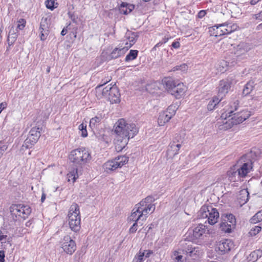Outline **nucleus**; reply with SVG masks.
Here are the masks:
<instances>
[{"mask_svg":"<svg viewBox=\"0 0 262 262\" xmlns=\"http://www.w3.org/2000/svg\"><path fill=\"white\" fill-rule=\"evenodd\" d=\"M114 132L117 135L115 141V149L119 152L125 147L129 139L138 133V129L135 124L127 123L124 119H120L116 123Z\"/></svg>","mask_w":262,"mask_h":262,"instance_id":"1","label":"nucleus"},{"mask_svg":"<svg viewBox=\"0 0 262 262\" xmlns=\"http://www.w3.org/2000/svg\"><path fill=\"white\" fill-rule=\"evenodd\" d=\"M155 200L152 196H148L136 204L128 218V221L137 222L140 220H145L147 215L155 210V205L152 204Z\"/></svg>","mask_w":262,"mask_h":262,"instance_id":"2","label":"nucleus"},{"mask_svg":"<svg viewBox=\"0 0 262 262\" xmlns=\"http://www.w3.org/2000/svg\"><path fill=\"white\" fill-rule=\"evenodd\" d=\"M238 103V101L236 100L231 106V108H233V110L230 111L228 113L229 114L228 117H231V118L229 119L225 122H223L221 129H228L231 128L233 125L243 122L249 117L250 116V112L247 110L234 113L237 110Z\"/></svg>","mask_w":262,"mask_h":262,"instance_id":"3","label":"nucleus"},{"mask_svg":"<svg viewBox=\"0 0 262 262\" xmlns=\"http://www.w3.org/2000/svg\"><path fill=\"white\" fill-rule=\"evenodd\" d=\"M219 216V213L216 208L205 205H203L197 213L198 219H207L205 223L207 221L211 225H213L217 222Z\"/></svg>","mask_w":262,"mask_h":262,"instance_id":"4","label":"nucleus"},{"mask_svg":"<svg viewBox=\"0 0 262 262\" xmlns=\"http://www.w3.org/2000/svg\"><path fill=\"white\" fill-rule=\"evenodd\" d=\"M69 159L75 164L82 166L91 160V156L86 149L82 147L73 150L69 155Z\"/></svg>","mask_w":262,"mask_h":262,"instance_id":"5","label":"nucleus"},{"mask_svg":"<svg viewBox=\"0 0 262 262\" xmlns=\"http://www.w3.org/2000/svg\"><path fill=\"white\" fill-rule=\"evenodd\" d=\"M69 225L71 229L77 232L80 229V216L79 207L76 203L70 207L68 214Z\"/></svg>","mask_w":262,"mask_h":262,"instance_id":"6","label":"nucleus"},{"mask_svg":"<svg viewBox=\"0 0 262 262\" xmlns=\"http://www.w3.org/2000/svg\"><path fill=\"white\" fill-rule=\"evenodd\" d=\"M128 161V158L125 156H118L114 160L108 161L105 162L103 167L104 170L108 172L116 170L118 167H121L123 165L126 164Z\"/></svg>","mask_w":262,"mask_h":262,"instance_id":"7","label":"nucleus"},{"mask_svg":"<svg viewBox=\"0 0 262 262\" xmlns=\"http://www.w3.org/2000/svg\"><path fill=\"white\" fill-rule=\"evenodd\" d=\"M181 245L182 253L186 255V258L195 259L203 253L199 247L193 246L191 244L182 242Z\"/></svg>","mask_w":262,"mask_h":262,"instance_id":"8","label":"nucleus"},{"mask_svg":"<svg viewBox=\"0 0 262 262\" xmlns=\"http://www.w3.org/2000/svg\"><path fill=\"white\" fill-rule=\"evenodd\" d=\"M236 170H238L239 174L243 178L245 177L252 168V162L250 159H247L246 155L242 156L235 165Z\"/></svg>","mask_w":262,"mask_h":262,"instance_id":"9","label":"nucleus"},{"mask_svg":"<svg viewBox=\"0 0 262 262\" xmlns=\"http://www.w3.org/2000/svg\"><path fill=\"white\" fill-rule=\"evenodd\" d=\"M205 234H209V230L206 226L199 224L192 230L188 232L190 240L194 241L202 238Z\"/></svg>","mask_w":262,"mask_h":262,"instance_id":"10","label":"nucleus"},{"mask_svg":"<svg viewBox=\"0 0 262 262\" xmlns=\"http://www.w3.org/2000/svg\"><path fill=\"white\" fill-rule=\"evenodd\" d=\"M61 248L68 254L72 255L76 250V245L69 235H66L60 242Z\"/></svg>","mask_w":262,"mask_h":262,"instance_id":"11","label":"nucleus"},{"mask_svg":"<svg viewBox=\"0 0 262 262\" xmlns=\"http://www.w3.org/2000/svg\"><path fill=\"white\" fill-rule=\"evenodd\" d=\"M184 137L177 135L175 137V140L169 145L167 150L166 155L168 158H172L174 156L178 154L180 147H181V143L183 142Z\"/></svg>","mask_w":262,"mask_h":262,"instance_id":"12","label":"nucleus"},{"mask_svg":"<svg viewBox=\"0 0 262 262\" xmlns=\"http://www.w3.org/2000/svg\"><path fill=\"white\" fill-rule=\"evenodd\" d=\"M226 219L220 224V228L225 232L230 233L236 224L235 216L232 214H226Z\"/></svg>","mask_w":262,"mask_h":262,"instance_id":"13","label":"nucleus"},{"mask_svg":"<svg viewBox=\"0 0 262 262\" xmlns=\"http://www.w3.org/2000/svg\"><path fill=\"white\" fill-rule=\"evenodd\" d=\"M12 212L16 215L26 219L31 212V209L28 206L23 204H15L11 207Z\"/></svg>","mask_w":262,"mask_h":262,"instance_id":"14","label":"nucleus"},{"mask_svg":"<svg viewBox=\"0 0 262 262\" xmlns=\"http://www.w3.org/2000/svg\"><path fill=\"white\" fill-rule=\"evenodd\" d=\"M212 28L214 31L216 30V33L214 35L217 36L231 33L236 29V26L234 25H230L227 24H222L219 25H215Z\"/></svg>","mask_w":262,"mask_h":262,"instance_id":"15","label":"nucleus"},{"mask_svg":"<svg viewBox=\"0 0 262 262\" xmlns=\"http://www.w3.org/2000/svg\"><path fill=\"white\" fill-rule=\"evenodd\" d=\"M251 49L250 45L246 42H242L236 47L235 51V55L237 59H241L245 58L246 54Z\"/></svg>","mask_w":262,"mask_h":262,"instance_id":"16","label":"nucleus"},{"mask_svg":"<svg viewBox=\"0 0 262 262\" xmlns=\"http://www.w3.org/2000/svg\"><path fill=\"white\" fill-rule=\"evenodd\" d=\"M231 81L228 79L222 80L220 81L219 86V95L218 97L221 99H223L226 94L228 92L231 87Z\"/></svg>","mask_w":262,"mask_h":262,"instance_id":"17","label":"nucleus"},{"mask_svg":"<svg viewBox=\"0 0 262 262\" xmlns=\"http://www.w3.org/2000/svg\"><path fill=\"white\" fill-rule=\"evenodd\" d=\"M186 88L183 83L178 82L176 86L173 87V90L170 94L179 99L184 94Z\"/></svg>","mask_w":262,"mask_h":262,"instance_id":"18","label":"nucleus"},{"mask_svg":"<svg viewBox=\"0 0 262 262\" xmlns=\"http://www.w3.org/2000/svg\"><path fill=\"white\" fill-rule=\"evenodd\" d=\"M233 243L230 239H223L219 242L217 248L223 253L229 251L233 246Z\"/></svg>","mask_w":262,"mask_h":262,"instance_id":"19","label":"nucleus"},{"mask_svg":"<svg viewBox=\"0 0 262 262\" xmlns=\"http://www.w3.org/2000/svg\"><path fill=\"white\" fill-rule=\"evenodd\" d=\"M236 167L234 165L233 167H231L230 170L227 172V174L230 181H241V178H243L242 176L239 174L238 170H236Z\"/></svg>","mask_w":262,"mask_h":262,"instance_id":"20","label":"nucleus"},{"mask_svg":"<svg viewBox=\"0 0 262 262\" xmlns=\"http://www.w3.org/2000/svg\"><path fill=\"white\" fill-rule=\"evenodd\" d=\"M120 93L119 90L116 86H113L111 92L108 93V99L112 103L120 102Z\"/></svg>","mask_w":262,"mask_h":262,"instance_id":"21","label":"nucleus"},{"mask_svg":"<svg viewBox=\"0 0 262 262\" xmlns=\"http://www.w3.org/2000/svg\"><path fill=\"white\" fill-rule=\"evenodd\" d=\"M162 82L165 89L170 93L173 90V87L176 86L179 81H175L170 77H165L162 79Z\"/></svg>","mask_w":262,"mask_h":262,"instance_id":"22","label":"nucleus"},{"mask_svg":"<svg viewBox=\"0 0 262 262\" xmlns=\"http://www.w3.org/2000/svg\"><path fill=\"white\" fill-rule=\"evenodd\" d=\"M40 136V129L39 127H34L31 129L27 138L30 139L32 142L35 144Z\"/></svg>","mask_w":262,"mask_h":262,"instance_id":"23","label":"nucleus"},{"mask_svg":"<svg viewBox=\"0 0 262 262\" xmlns=\"http://www.w3.org/2000/svg\"><path fill=\"white\" fill-rule=\"evenodd\" d=\"M127 51V48H124V47H119V48H115L110 54L108 56L109 59H116L124 55Z\"/></svg>","mask_w":262,"mask_h":262,"instance_id":"24","label":"nucleus"},{"mask_svg":"<svg viewBox=\"0 0 262 262\" xmlns=\"http://www.w3.org/2000/svg\"><path fill=\"white\" fill-rule=\"evenodd\" d=\"M103 85H100L96 88V91L97 97L100 96V94H101L104 97H108V93L111 92V90L113 86L110 85H107L105 88H102Z\"/></svg>","mask_w":262,"mask_h":262,"instance_id":"25","label":"nucleus"},{"mask_svg":"<svg viewBox=\"0 0 262 262\" xmlns=\"http://www.w3.org/2000/svg\"><path fill=\"white\" fill-rule=\"evenodd\" d=\"M134 8V5L122 2L120 5V11L121 13L126 15L130 13Z\"/></svg>","mask_w":262,"mask_h":262,"instance_id":"26","label":"nucleus"},{"mask_svg":"<svg viewBox=\"0 0 262 262\" xmlns=\"http://www.w3.org/2000/svg\"><path fill=\"white\" fill-rule=\"evenodd\" d=\"M171 115L168 114L167 113L161 112L158 117V122L160 126L163 125L166 122H168L171 118Z\"/></svg>","mask_w":262,"mask_h":262,"instance_id":"27","label":"nucleus"},{"mask_svg":"<svg viewBox=\"0 0 262 262\" xmlns=\"http://www.w3.org/2000/svg\"><path fill=\"white\" fill-rule=\"evenodd\" d=\"M249 194V192L247 189H243L239 192L238 200L241 205L245 204L248 201Z\"/></svg>","mask_w":262,"mask_h":262,"instance_id":"28","label":"nucleus"},{"mask_svg":"<svg viewBox=\"0 0 262 262\" xmlns=\"http://www.w3.org/2000/svg\"><path fill=\"white\" fill-rule=\"evenodd\" d=\"M39 29L40 32H44L46 34H48L49 31V20L47 18H42L41 19Z\"/></svg>","mask_w":262,"mask_h":262,"instance_id":"29","label":"nucleus"},{"mask_svg":"<svg viewBox=\"0 0 262 262\" xmlns=\"http://www.w3.org/2000/svg\"><path fill=\"white\" fill-rule=\"evenodd\" d=\"M222 99L218 97H213V99L209 101L207 108L209 111H212L214 109L217 105H220V103Z\"/></svg>","mask_w":262,"mask_h":262,"instance_id":"30","label":"nucleus"},{"mask_svg":"<svg viewBox=\"0 0 262 262\" xmlns=\"http://www.w3.org/2000/svg\"><path fill=\"white\" fill-rule=\"evenodd\" d=\"M262 255V251L257 250L254 251L250 253L249 256L248 257L249 261L254 262L257 260L259 257Z\"/></svg>","mask_w":262,"mask_h":262,"instance_id":"31","label":"nucleus"},{"mask_svg":"<svg viewBox=\"0 0 262 262\" xmlns=\"http://www.w3.org/2000/svg\"><path fill=\"white\" fill-rule=\"evenodd\" d=\"M17 37V34L14 30H10L7 38L8 46L10 47L13 45Z\"/></svg>","mask_w":262,"mask_h":262,"instance_id":"32","label":"nucleus"},{"mask_svg":"<svg viewBox=\"0 0 262 262\" xmlns=\"http://www.w3.org/2000/svg\"><path fill=\"white\" fill-rule=\"evenodd\" d=\"M235 63V61L234 60L231 62L230 66H232L234 65V63ZM230 63L229 62H228L225 60H222L220 62L219 68L218 69L220 70V71L222 73H224L225 71H226L227 67L228 66H230L229 65Z\"/></svg>","mask_w":262,"mask_h":262,"instance_id":"33","label":"nucleus"},{"mask_svg":"<svg viewBox=\"0 0 262 262\" xmlns=\"http://www.w3.org/2000/svg\"><path fill=\"white\" fill-rule=\"evenodd\" d=\"M253 81H249L247 83L243 90L242 94L243 96H247L251 93L253 89Z\"/></svg>","mask_w":262,"mask_h":262,"instance_id":"34","label":"nucleus"},{"mask_svg":"<svg viewBox=\"0 0 262 262\" xmlns=\"http://www.w3.org/2000/svg\"><path fill=\"white\" fill-rule=\"evenodd\" d=\"M102 117L101 116H96L94 118H92L90 121V126L92 128H94L96 127L100 122Z\"/></svg>","mask_w":262,"mask_h":262,"instance_id":"35","label":"nucleus"},{"mask_svg":"<svg viewBox=\"0 0 262 262\" xmlns=\"http://www.w3.org/2000/svg\"><path fill=\"white\" fill-rule=\"evenodd\" d=\"M262 221V213L261 211L257 212L250 220V223L256 224Z\"/></svg>","mask_w":262,"mask_h":262,"instance_id":"36","label":"nucleus"},{"mask_svg":"<svg viewBox=\"0 0 262 262\" xmlns=\"http://www.w3.org/2000/svg\"><path fill=\"white\" fill-rule=\"evenodd\" d=\"M138 51L137 50H131L128 54L125 57V61H129L136 59L137 57Z\"/></svg>","mask_w":262,"mask_h":262,"instance_id":"37","label":"nucleus"},{"mask_svg":"<svg viewBox=\"0 0 262 262\" xmlns=\"http://www.w3.org/2000/svg\"><path fill=\"white\" fill-rule=\"evenodd\" d=\"M34 144L32 142L30 139L28 138L25 140L24 144H23L20 150H24L25 149L30 148Z\"/></svg>","mask_w":262,"mask_h":262,"instance_id":"38","label":"nucleus"},{"mask_svg":"<svg viewBox=\"0 0 262 262\" xmlns=\"http://www.w3.org/2000/svg\"><path fill=\"white\" fill-rule=\"evenodd\" d=\"M261 230V227L260 225L255 226L252 227L249 232V234L251 236L256 235Z\"/></svg>","mask_w":262,"mask_h":262,"instance_id":"39","label":"nucleus"},{"mask_svg":"<svg viewBox=\"0 0 262 262\" xmlns=\"http://www.w3.org/2000/svg\"><path fill=\"white\" fill-rule=\"evenodd\" d=\"M136 35L133 34L131 36L128 37L129 43H126V46L124 48H127V50L130 48L136 42Z\"/></svg>","mask_w":262,"mask_h":262,"instance_id":"40","label":"nucleus"},{"mask_svg":"<svg viewBox=\"0 0 262 262\" xmlns=\"http://www.w3.org/2000/svg\"><path fill=\"white\" fill-rule=\"evenodd\" d=\"M77 169H76V173L73 171V172H70L67 174V179L69 182H70L71 180L73 182H74L76 179L78 178L77 174Z\"/></svg>","mask_w":262,"mask_h":262,"instance_id":"41","label":"nucleus"},{"mask_svg":"<svg viewBox=\"0 0 262 262\" xmlns=\"http://www.w3.org/2000/svg\"><path fill=\"white\" fill-rule=\"evenodd\" d=\"M177 107L174 105H171L166 110V111H164L166 112L169 115H171V117H172L176 113V110H177Z\"/></svg>","mask_w":262,"mask_h":262,"instance_id":"42","label":"nucleus"},{"mask_svg":"<svg viewBox=\"0 0 262 262\" xmlns=\"http://www.w3.org/2000/svg\"><path fill=\"white\" fill-rule=\"evenodd\" d=\"M144 255V252L140 251L139 253L135 256L132 262H142Z\"/></svg>","mask_w":262,"mask_h":262,"instance_id":"43","label":"nucleus"},{"mask_svg":"<svg viewBox=\"0 0 262 262\" xmlns=\"http://www.w3.org/2000/svg\"><path fill=\"white\" fill-rule=\"evenodd\" d=\"M187 69H188L187 65L184 63V64H181L180 66H177L174 67L173 68V71H175L180 70L181 71L185 72L187 70Z\"/></svg>","mask_w":262,"mask_h":262,"instance_id":"44","label":"nucleus"},{"mask_svg":"<svg viewBox=\"0 0 262 262\" xmlns=\"http://www.w3.org/2000/svg\"><path fill=\"white\" fill-rule=\"evenodd\" d=\"M56 0H47L46 2V7L48 9L53 10L56 7H55L54 4Z\"/></svg>","mask_w":262,"mask_h":262,"instance_id":"45","label":"nucleus"},{"mask_svg":"<svg viewBox=\"0 0 262 262\" xmlns=\"http://www.w3.org/2000/svg\"><path fill=\"white\" fill-rule=\"evenodd\" d=\"M181 249H179L178 251H175L174 253V255L176 256V259L178 261H183L184 259L183 258V256L181 255H179V254H181Z\"/></svg>","mask_w":262,"mask_h":262,"instance_id":"46","label":"nucleus"},{"mask_svg":"<svg viewBox=\"0 0 262 262\" xmlns=\"http://www.w3.org/2000/svg\"><path fill=\"white\" fill-rule=\"evenodd\" d=\"M26 20L24 19H20L18 21L17 28L19 30H23L26 25Z\"/></svg>","mask_w":262,"mask_h":262,"instance_id":"47","label":"nucleus"},{"mask_svg":"<svg viewBox=\"0 0 262 262\" xmlns=\"http://www.w3.org/2000/svg\"><path fill=\"white\" fill-rule=\"evenodd\" d=\"M137 222H134L132 226L129 229V232L134 233L137 230Z\"/></svg>","mask_w":262,"mask_h":262,"instance_id":"48","label":"nucleus"},{"mask_svg":"<svg viewBox=\"0 0 262 262\" xmlns=\"http://www.w3.org/2000/svg\"><path fill=\"white\" fill-rule=\"evenodd\" d=\"M7 103L6 102H3L0 103V114L1 112L7 107Z\"/></svg>","mask_w":262,"mask_h":262,"instance_id":"49","label":"nucleus"},{"mask_svg":"<svg viewBox=\"0 0 262 262\" xmlns=\"http://www.w3.org/2000/svg\"><path fill=\"white\" fill-rule=\"evenodd\" d=\"M5 253L4 251H0V262H4Z\"/></svg>","mask_w":262,"mask_h":262,"instance_id":"50","label":"nucleus"},{"mask_svg":"<svg viewBox=\"0 0 262 262\" xmlns=\"http://www.w3.org/2000/svg\"><path fill=\"white\" fill-rule=\"evenodd\" d=\"M172 47L175 49H178L180 46V43L179 41H174L172 43Z\"/></svg>","mask_w":262,"mask_h":262,"instance_id":"51","label":"nucleus"},{"mask_svg":"<svg viewBox=\"0 0 262 262\" xmlns=\"http://www.w3.org/2000/svg\"><path fill=\"white\" fill-rule=\"evenodd\" d=\"M206 14V12L204 10H201L200 11L199 13H198V17L199 18H202L203 17V16H205V15Z\"/></svg>","mask_w":262,"mask_h":262,"instance_id":"52","label":"nucleus"},{"mask_svg":"<svg viewBox=\"0 0 262 262\" xmlns=\"http://www.w3.org/2000/svg\"><path fill=\"white\" fill-rule=\"evenodd\" d=\"M261 15V12L258 13V14H254L253 15V18L255 19H261L260 18Z\"/></svg>","mask_w":262,"mask_h":262,"instance_id":"53","label":"nucleus"},{"mask_svg":"<svg viewBox=\"0 0 262 262\" xmlns=\"http://www.w3.org/2000/svg\"><path fill=\"white\" fill-rule=\"evenodd\" d=\"M80 131H81V136H82L83 137H86L88 136V133H87L86 129H84L81 130Z\"/></svg>","mask_w":262,"mask_h":262,"instance_id":"54","label":"nucleus"},{"mask_svg":"<svg viewBox=\"0 0 262 262\" xmlns=\"http://www.w3.org/2000/svg\"><path fill=\"white\" fill-rule=\"evenodd\" d=\"M7 147L5 145L0 147V152L1 156L3 155L4 152L7 149Z\"/></svg>","mask_w":262,"mask_h":262,"instance_id":"55","label":"nucleus"},{"mask_svg":"<svg viewBox=\"0 0 262 262\" xmlns=\"http://www.w3.org/2000/svg\"><path fill=\"white\" fill-rule=\"evenodd\" d=\"M46 34L44 32H40V38L41 40H45L46 39Z\"/></svg>","mask_w":262,"mask_h":262,"instance_id":"56","label":"nucleus"},{"mask_svg":"<svg viewBox=\"0 0 262 262\" xmlns=\"http://www.w3.org/2000/svg\"><path fill=\"white\" fill-rule=\"evenodd\" d=\"M86 124H84V123H81L79 126V129L80 130L86 129Z\"/></svg>","mask_w":262,"mask_h":262,"instance_id":"57","label":"nucleus"},{"mask_svg":"<svg viewBox=\"0 0 262 262\" xmlns=\"http://www.w3.org/2000/svg\"><path fill=\"white\" fill-rule=\"evenodd\" d=\"M162 44H163V42L162 41H160L159 42L157 43L155 47L153 48V50H156L157 47H159L160 46H161Z\"/></svg>","mask_w":262,"mask_h":262,"instance_id":"58","label":"nucleus"},{"mask_svg":"<svg viewBox=\"0 0 262 262\" xmlns=\"http://www.w3.org/2000/svg\"><path fill=\"white\" fill-rule=\"evenodd\" d=\"M46 194L45 193H42L41 198V202L42 203L44 202L45 200L46 199Z\"/></svg>","mask_w":262,"mask_h":262,"instance_id":"59","label":"nucleus"},{"mask_svg":"<svg viewBox=\"0 0 262 262\" xmlns=\"http://www.w3.org/2000/svg\"><path fill=\"white\" fill-rule=\"evenodd\" d=\"M67 32V29H66L65 28H63L61 32V35L62 36H64L66 34Z\"/></svg>","mask_w":262,"mask_h":262,"instance_id":"60","label":"nucleus"},{"mask_svg":"<svg viewBox=\"0 0 262 262\" xmlns=\"http://www.w3.org/2000/svg\"><path fill=\"white\" fill-rule=\"evenodd\" d=\"M68 15L69 17L74 21L75 19L73 18V15L71 13V12H68Z\"/></svg>","mask_w":262,"mask_h":262,"instance_id":"61","label":"nucleus"},{"mask_svg":"<svg viewBox=\"0 0 262 262\" xmlns=\"http://www.w3.org/2000/svg\"><path fill=\"white\" fill-rule=\"evenodd\" d=\"M168 38L164 37L163 39V41L162 42H163V43H165L168 41Z\"/></svg>","mask_w":262,"mask_h":262,"instance_id":"62","label":"nucleus"},{"mask_svg":"<svg viewBox=\"0 0 262 262\" xmlns=\"http://www.w3.org/2000/svg\"><path fill=\"white\" fill-rule=\"evenodd\" d=\"M2 232L1 230H0V236H5V239L6 238V237H7V235H2Z\"/></svg>","mask_w":262,"mask_h":262,"instance_id":"63","label":"nucleus"},{"mask_svg":"<svg viewBox=\"0 0 262 262\" xmlns=\"http://www.w3.org/2000/svg\"><path fill=\"white\" fill-rule=\"evenodd\" d=\"M4 239H5V236H0V241L3 240Z\"/></svg>","mask_w":262,"mask_h":262,"instance_id":"64","label":"nucleus"}]
</instances>
